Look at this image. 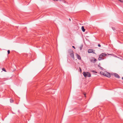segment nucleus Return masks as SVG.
I'll list each match as a JSON object with an SVG mask.
<instances>
[{
    "label": "nucleus",
    "instance_id": "1",
    "mask_svg": "<svg viewBox=\"0 0 123 123\" xmlns=\"http://www.w3.org/2000/svg\"><path fill=\"white\" fill-rule=\"evenodd\" d=\"M107 55V54L105 53H103L101 54L99 56V58H98V60L101 61L102 60H104V58L103 57L106 56Z\"/></svg>",
    "mask_w": 123,
    "mask_h": 123
},
{
    "label": "nucleus",
    "instance_id": "2",
    "mask_svg": "<svg viewBox=\"0 0 123 123\" xmlns=\"http://www.w3.org/2000/svg\"><path fill=\"white\" fill-rule=\"evenodd\" d=\"M83 75L85 77H90L91 76L90 73L87 72H83Z\"/></svg>",
    "mask_w": 123,
    "mask_h": 123
},
{
    "label": "nucleus",
    "instance_id": "3",
    "mask_svg": "<svg viewBox=\"0 0 123 123\" xmlns=\"http://www.w3.org/2000/svg\"><path fill=\"white\" fill-rule=\"evenodd\" d=\"M70 55L72 58H73L74 59V52L72 50H70Z\"/></svg>",
    "mask_w": 123,
    "mask_h": 123
},
{
    "label": "nucleus",
    "instance_id": "4",
    "mask_svg": "<svg viewBox=\"0 0 123 123\" xmlns=\"http://www.w3.org/2000/svg\"><path fill=\"white\" fill-rule=\"evenodd\" d=\"M90 61L91 62L93 63H95L96 61V60L94 57H91L90 58Z\"/></svg>",
    "mask_w": 123,
    "mask_h": 123
},
{
    "label": "nucleus",
    "instance_id": "5",
    "mask_svg": "<svg viewBox=\"0 0 123 123\" xmlns=\"http://www.w3.org/2000/svg\"><path fill=\"white\" fill-rule=\"evenodd\" d=\"M105 76L109 78L111 77L110 74L106 71H105Z\"/></svg>",
    "mask_w": 123,
    "mask_h": 123
},
{
    "label": "nucleus",
    "instance_id": "6",
    "mask_svg": "<svg viewBox=\"0 0 123 123\" xmlns=\"http://www.w3.org/2000/svg\"><path fill=\"white\" fill-rule=\"evenodd\" d=\"M88 53H93L94 54L95 53L93 52V50L92 49H89L88 51Z\"/></svg>",
    "mask_w": 123,
    "mask_h": 123
},
{
    "label": "nucleus",
    "instance_id": "7",
    "mask_svg": "<svg viewBox=\"0 0 123 123\" xmlns=\"http://www.w3.org/2000/svg\"><path fill=\"white\" fill-rule=\"evenodd\" d=\"M76 56H77V58L79 59V60H81V57H80V56L78 54H76Z\"/></svg>",
    "mask_w": 123,
    "mask_h": 123
},
{
    "label": "nucleus",
    "instance_id": "8",
    "mask_svg": "<svg viewBox=\"0 0 123 123\" xmlns=\"http://www.w3.org/2000/svg\"><path fill=\"white\" fill-rule=\"evenodd\" d=\"M114 74V76L116 77L119 78V75L115 73Z\"/></svg>",
    "mask_w": 123,
    "mask_h": 123
},
{
    "label": "nucleus",
    "instance_id": "9",
    "mask_svg": "<svg viewBox=\"0 0 123 123\" xmlns=\"http://www.w3.org/2000/svg\"><path fill=\"white\" fill-rule=\"evenodd\" d=\"M100 74L104 76L105 75V71L104 72L103 71L100 72Z\"/></svg>",
    "mask_w": 123,
    "mask_h": 123
},
{
    "label": "nucleus",
    "instance_id": "10",
    "mask_svg": "<svg viewBox=\"0 0 123 123\" xmlns=\"http://www.w3.org/2000/svg\"><path fill=\"white\" fill-rule=\"evenodd\" d=\"M81 29L82 30V31L83 32H85V29H84V27L83 26H82L81 27Z\"/></svg>",
    "mask_w": 123,
    "mask_h": 123
},
{
    "label": "nucleus",
    "instance_id": "11",
    "mask_svg": "<svg viewBox=\"0 0 123 123\" xmlns=\"http://www.w3.org/2000/svg\"><path fill=\"white\" fill-rule=\"evenodd\" d=\"M2 70L3 71L5 72H6V70L4 68H3L2 69Z\"/></svg>",
    "mask_w": 123,
    "mask_h": 123
},
{
    "label": "nucleus",
    "instance_id": "12",
    "mask_svg": "<svg viewBox=\"0 0 123 123\" xmlns=\"http://www.w3.org/2000/svg\"><path fill=\"white\" fill-rule=\"evenodd\" d=\"M10 102L11 103H12L13 102V100H12V99H10Z\"/></svg>",
    "mask_w": 123,
    "mask_h": 123
},
{
    "label": "nucleus",
    "instance_id": "13",
    "mask_svg": "<svg viewBox=\"0 0 123 123\" xmlns=\"http://www.w3.org/2000/svg\"><path fill=\"white\" fill-rule=\"evenodd\" d=\"M83 48V46H81L80 47V50H81Z\"/></svg>",
    "mask_w": 123,
    "mask_h": 123
},
{
    "label": "nucleus",
    "instance_id": "14",
    "mask_svg": "<svg viewBox=\"0 0 123 123\" xmlns=\"http://www.w3.org/2000/svg\"><path fill=\"white\" fill-rule=\"evenodd\" d=\"M7 52H8V54H9L10 53V51L9 50H8V51H7Z\"/></svg>",
    "mask_w": 123,
    "mask_h": 123
},
{
    "label": "nucleus",
    "instance_id": "15",
    "mask_svg": "<svg viewBox=\"0 0 123 123\" xmlns=\"http://www.w3.org/2000/svg\"><path fill=\"white\" fill-rule=\"evenodd\" d=\"M119 1L121 2H123V1L122 0H119Z\"/></svg>",
    "mask_w": 123,
    "mask_h": 123
},
{
    "label": "nucleus",
    "instance_id": "16",
    "mask_svg": "<svg viewBox=\"0 0 123 123\" xmlns=\"http://www.w3.org/2000/svg\"><path fill=\"white\" fill-rule=\"evenodd\" d=\"M92 72L96 73H97V72L95 71H92Z\"/></svg>",
    "mask_w": 123,
    "mask_h": 123
},
{
    "label": "nucleus",
    "instance_id": "17",
    "mask_svg": "<svg viewBox=\"0 0 123 123\" xmlns=\"http://www.w3.org/2000/svg\"><path fill=\"white\" fill-rule=\"evenodd\" d=\"M98 46L99 47H101V45L100 44H98Z\"/></svg>",
    "mask_w": 123,
    "mask_h": 123
},
{
    "label": "nucleus",
    "instance_id": "18",
    "mask_svg": "<svg viewBox=\"0 0 123 123\" xmlns=\"http://www.w3.org/2000/svg\"><path fill=\"white\" fill-rule=\"evenodd\" d=\"M72 47H73V48H74L75 49V47L74 46H72Z\"/></svg>",
    "mask_w": 123,
    "mask_h": 123
},
{
    "label": "nucleus",
    "instance_id": "19",
    "mask_svg": "<svg viewBox=\"0 0 123 123\" xmlns=\"http://www.w3.org/2000/svg\"><path fill=\"white\" fill-rule=\"evenodd\" d=\"M107 55H112L113 54H107Z\"/></svg>",
    "mask_w": 123,
    "mask_h": 123
},
{
    "label": "nucleus",
    "instance_id": "20",
    "mask_svg": "<svg viewBox=\"0 0 123 123\" xmlns=\"http://www.w3.org/2000/svg\"><path fill=\"white\" fill-rule=\"evenodd\" d=\"M80 72H81V70L80 68Z\"/></svg>",
    "mask_w": 123,
    "mask_h": 123
},
{
    "label": "nucleus",
    "instance_id": "21",
    "mask_svg": "<svg viewBox=\"0 0 123 123\" xmlns=\"http://www.w3.org/2000/svg\"><path fill=\"white\" fill-rule=\"evenodd\" d=\"M113 29V30H114V28H112Z\"/></svg>",
    "mask_w": 123,
    "mask_h": 123
},
{
    "label": "nucleus",
    "instance_id": "22",
    "mask_svg": "<svg viewBox=\"0 0 123 123\" xmlns=\"http://www.w3.org/2000/svg\"><path fill=\"white\" fill-rule=\"evenodd\" d=\"M69 20L70 21H71V19L70 18L69 19Z\"/></svg>",
    "mask_w": 123,
    "mask_h": 123
},
{
    "label": "nucleus",
    "instance_id": "23",
    "mask_svg": "<svg viewBox=\"0 0 123 123\" xmlns=\"http://www.w3.org/2000/svg\"><path fill=\"white\" fill-rule=\"evenodd\" d=\"M122 79L123 80V77H122Z\"/></svg>",
    "mask_w": 123,
    "mask_h": 123
}]
</instances>
